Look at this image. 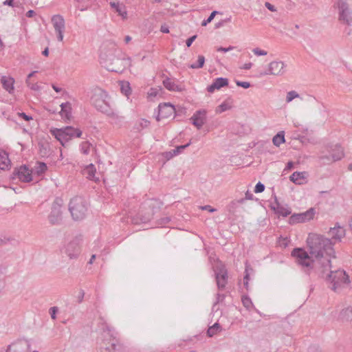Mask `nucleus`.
Listing matches in <instances>:
<instances>
[{"label":"nucleus","mask_w":352,"mask_h":352,"mask_svg":"<svg viewBox=\"0 0 352 352\" xmlns=\"http://www.w3.org/2000/svg\"><path fill=\"white\" fill-rule=\"evenodd\" d=\"M99 58L103 67L114 72H122L132 64L131 58L122 54L113 43H104L101 45Z\"/></svg>","instance_id":"1"},{"label":"nucleus","mask_w":352,"mask_h":352,"mask_svg":"<svg viewBox=\"0 0 352 352\" xmlns=\"http://www.w3.org/2000/svg\"><path fill=\"white\" fill-rule=\"evenodd\" d=\"M309 253L320 262L322 267H330L329 254L332 251V243L329 239L317 234H310L307 239Z\"/></svg>","instance_id":"2"},{"label":"nucleus","mask_w":352,"mask_h":352,"mask_svg":"<svg viewBox=\"0 0 352 352\" xmlns=\"http://www.w3.org/2000/svg\"><path fill=\"white\" fill-rule=\"evenodd\" d=\"M50 131L63 146H65L69 140L75 138H80L82 135L80 129L72 126L62 129L52 128Z\"/></svg>","instance_id":"3"},{"label":"nucleus","mask_w":352,"mask_h":352,"mask_svg":"<svg viewBox=\"0 0 352 352\" xmlns=\"http://www.w3.org/2000/svg\"><path fill=\"white\" fill-rule=\"evenodd\" d=\"M292 256L299 265L307 267L319 268L320 262L302 248H295Z\"/></svg>","instance_id":"4"},{"label":"nucleus","mask_w":352,"mask_h":352,"mask_svg":"<svg viewBox=\"0 0 352 352\" xmlns=\"http://www.w3.org/2000/svg\"><path fill=\"white\" fill-rule=\"evenodd\" d=\"M329 280L332 284V287L334 291H337L342 287L349 285V278L344 270H337L331 272L329 275Z\"/></svg>","instance_id":"5"},{"label":"nucleus","mask_w":352,"mask_h":352,"mask_svg":"<svg viewBox=\"0 0 352 352\" xmlns=\"http://www.w3.org/2000/svg\"><path fill=\"white\" fill-rule=\"evenodd\" d=\"M69 210L74 219H82L85 217L86 206L81 197H74L70 201Z\"/></svg>","instance_id":"6"},{"label":"nucleus","mask_w":352,"mask_h":352,"mask_svg":"<svg viewBox=\"0 0 352 352\" xmlns=\"http://www.w3.org/2000/svg\"><path fill=\"white\" fill-rule=\"evenodd\" d=\"M47 170V165L43 162H38L34 166V170L30 171L23 166V182L38 181L39 175L43 174Z\"/></svg>","instance_id":"7"},{"label":"nucleus","mask_w":352,"mask_h":352,"mask_svg":"<svg viewBox=\"0 0 352 352\" xmlns=\"http://www.w3.org/2000/svg\"><path fill=\"white\" fill-rule=\"evenodd\" d=\"M284 68L285 64L283 61L273 60L267 65V69L265 71L260 72L259 76L280 75L283 73Z\"/></svg>","instance_id":"8"},{"label":"nucleus","mask_w":352,"mask_h":352,"mask_svg":"<svg viewBox=\"0 0 352 352\" xmlns=\"http://www.w3.org/2000/svg\"><path fill=\"white\" fill-rule=\"evenodd\" d=\"M316 210L314 208H310L305 212L294 214L289 218L290 223H300L308 222L314 219Z\"/></svg>","instance_id":"9"},{"label":"nucleus","mask_w":352,"mask_h":352,"mask_svg":"<svg viewBox=\"0 0 352 352\" xmlns=\"http://www.w3.org/2000/svg\"><path fill=\"white\" fill-rule=\"evenodd\" d=\"M175 114V109L170 103H164L159 105L157 120H162L173 118Z\"/></svg>","instance_id":"10"},{"label":"nucleus","mask_w":352,"mask_h":352,"mask_svg":"<svg viewBox=\"0 0 352 352\" xmlns=\"http://www.w3.org/2000/svg\"><path fill=\"white\" fill-rule=\"evenodd\" d=\"M53 27L58 34V40L63 41V32L65 30V21L60 15H55L52 18Z\"/></svg>","instance_id":"11"},{"label":"nucleus","mask_w":352,"mask_h":352,"mask_svg":"<svg viewBox=\"0 0 352 352\" xmlns=\"http://www.w3.org/2000/svg\"><path fill=\"white\" fill-rule=\"evenodd\" d=\"M338 6L340 12V20L349 23L352 18L346 3L343 1H340L338 3Z\"/></svg>","instance_id":"12"},{"label":"nucleus","mask_w":352,"mask_h":352,"mask_svg":"<svg viewBox=\"0 0 352 352\" xmlns=\"http://www.w3.org/2000/svg\"><path fill=\"white\" fill-rule=\"evenodd\" d=\"M308 173L306 171L294 172L289 177V179L297 185H302L307 182Z\"/></svg>","instance_id":"13"},{"label":"nucleus","mask_w":352,"mask_h":352,"mask_svg":"<svg viewBox=\"0 0 352 352\" xmlns=\"http://www.w3.org/2000/svg\"><path fill=\"white\" fill-rule=\"evenodd\" d=\"M228 85V80L226 78H216L212 85L208 87L207 90L208 92L212 93L215 90H219L222 87H227Z\"/></svg>","instance_id":"14"},{"label":"nucleus","mask_w":352,"mask_h":352,"mask_svg":"<svg viewBox=\"0 0 352 352\" xmlns=\"http://www.w3.org/2000/svg\"><path fill=\"white\" fill-rule=\"evenodd\" d=\"M329 235L335 241H339L344 236L345 230L342 227L336 226L329 230Z\"/></svg>","instance_id":"15"},{"label":"nucleus","mask_w":352,"mask_h":352,"mask_svg":"<svg viewBox=\"0 0 352 352\" xmlns=\"http://www.w3.org/2000/svg\"><path fill=\"white\" fill-rule=\"evenodd\" d=\"M193 124L198 129L201 128L204 124L206 120V111H198L193 115L191 118Z\"/></svg>","instance_id":"16"},{"label":"nucleus","mask_w":352,"mask_h":352,"mask_svg":"<svg viewBox=\"0 0 352 352\" xmlns=\"http://www.w3.org/2000/svg\"><path fill=\"white\" fill-rule=\"evenodd\" d=\"M232 107L233 100L231 98H228L221 104L217 107L215 111L217 113L219 114L231 109Z\"/></svg>","instance_id":"17"},{"label":"nucleus","mask_w":352,"mask_h":352,"mask_svg":"<svg viewBox=\"0 0 352 352\" xmlns=\"http://www.w3.org/2000/svg\"><path fill=\"white\" fill-rule=\"evenodd\" d=\"M0 352H22V342L17 340L9 344L6 349H1Z\"/></svg>","instance_id":"18"},{"label":"nucleus","mask_w":352,"mask_h":352,"mask_svg":"<svg viewBox=\"0 0 352 352\" xmlns=\"http://www.w3.org/2000/svg\"><path fill=\"white\" fill-rule=\"evenodd\" d=\"M96 169L92 164L87 165L82 170V174L86 176L89 179L97 181L98 178L96 177Z\"/></svg>","instance_id":"19"},{"label":"nucleus","mask_w":352,"mask_h":352,"mask_svg":"<svg viewBox=\"0 0 352 352\" xmlns=\"http://www.w3.org/2000/svg\"><path fill=\"white\" fill-rule=\"evenodd\" d=\"M67 254L71 257H75L80 251V247L78 243L76 242L69 243L66 248Z\"/></svg>","instance_id":"20"},{"label":"nucleus","mask_w":352,"mask_h":352,"mask_svg":"<svg viewBox=\"0 0 352 352\" xmlns=\"http://www.w3.org/2000/svg\"><path fill=\"white\" fill-rule=\"evenodd\" d=\"M60 114L63 119L69 120L72 116V104L69 102L63 103Z\"/></svg>","instance_id":"21"},{"label":"nucleus","mask_w":352,"mask_h":352,"mask_svg":"<svg viewBox=\"0 0 352 352\" xmlns=\"http://www.w3.org/2000/svg\"><path fill=\"white\" fill-rule=\"evenodd\" d=\"M10 165V160L8 158V154L3 150H0V169L6 170Z\"/></svg>","instance_id":"22"},{"label":"nucleus","mask_w":352,"mask_h":352,"mask_svg":"<svg viewBox=\"0 0 352 352\" xmlns=\"http://www.w3.org/2000/svg\"><path fill=\"white\" fill-rule=\"evenodd\" d=\"M227 272L225 269H221L219 272L217 273V282L219 287H224L227 280Z\"/></svg>","instance_id":"23"},{"label":"nucleus","mask_w":352,"mask_h":352,"mask_svg":"<svg viewBox=\"0 0 352 352\" xmlns=\"http://www.w3.org/2000/svg\"><path fill=\"white\" fill-rule=\"evenodd\" d=\"M163 84L164 87L170 91H182L183 90L181 86L175 84V82L170 79L164 80Z\"/></svg>","instance_id":"24"},{"label":"nucleus","mask_w":352,"mask_h":352,"mask_svg":"<svg viewBox=\"0 0 352 352\" xmlns=\"http://www.w3.org/2000/svg\"><path fill=\"white\" fill-rule=\"evenodd\" d=\"M1 81L3 88L6 90H7L9 93H11L12 91H13L14 79L12 78H7L6 76H2Z\"/></svg>","instance_id":"25"},{"label":"nucleus","mask_w":352,"mask_h":352,"mask_svg":"<svg viewBox=\"0 0 352 352\" xmlns=\"http://www.w3.org/2000/svg\"><path fill=\"white\" fill-rule=\"evenodd\" d=\"M111 6L112 8H115L116 11L118 13V14L122 16V19H126L127 16V13L126 11V8L124 5L120 4L119 3L112 2L111 3Z\"/></svg>","instance_id":"26"},{"label":"nucleus","mask_w":352,"mask_h":352,"mask_svg":"<svg viewBox=\"0 0 352 352\" xmlns=\"http://www.w3.org/2000/svg\"><path fill=\"white\" fill-rule=\"evenodd\" d=\"M121 92L129 97L131 94V88L128 81H120L119 82Z\"/></svg>","instance_id":"27"},{"label":"nucleus","mask_w":352,"mask_h":352,"mask_svg":"<svg viewBox=\"0 0 352 352\" xmlns=\"http://www.w3.org/2000/svg\"><path fill=\"white\" fill-rule=\"evenodd\" d=\"M221 331V327L219 323H215L212 326L210 327L207 331V336L208 337H212Z\"/></svg>","instance_id":"28"},{"label":"nucleus","mask_w":352,"mask_h":352,"mask_svg":"<svg viewBox=\"0 0 352 352\" xmlns=\"http://www.w3.org/2000/svg\"><path fill=\"white\" fill-rule=\"evenodd\" d=\"M273 143L275 146H279L281 144L285 142V135L283 131L279 132L273 138Z\"/></svg>","instance_id":"29"},{"label":"nucleus","mask_w":352,"mask_h":352,"mask_svg":"<svg viewBox=\"0 0 352 352\" xmlns=\"http://www.w3.org/2000/svg\"><path fill=\"white\" fill-rule=\"evenodd\" d=\"M34 74H35V72H33L28 75V79L26 80V83H27L28 86L30 87L32 89L36 90L38 89V86L37 85V84L36 82H34Z\"/></svg>","instance_id":"30"},{"label":"nucleus","mask_w":352,"mask_h":352,"mask_svg":"<svg viewBox=\"0 0 352 352\" xmlns=\"http://www.w3.org/2000/svg\"><path fill=\"white\" fill-rule=\"evenodd\" d=\"M299 97V94L296 91H290L287 93L285 100L287 103H289L294 99L298 98Z\"/></svg>","instance_id":"31"},{"label":"nucleus","mask_w":352,"mask_h":352,"mask_svg":"<svg viewBox=\"0 0 352 352\" xmlns=\"http://www.w3.org/2000/svg\"><path fill=\"white\" fill-rule=\"evenodd\" d=\"M91 102L100 111L106 110V103L104 101H98L96 99L93 98Z\"/></svg>","instance_id":"32"},{"label":"nucleus","mask_w":352,"mask_h":352,"mask_svg":"<svg viewBox=\"0 0 352 352\" xmlns=\"http://www.w3.org/2000/svg\"><path fill=\"white\" fill-rule=\"evenodd\" d=\"M80 150L83 154L87 155L91 150V144L87 142H83L80 146Z\"/></svg>","instance_id":"33"},{"label":"nucleus","mask_w":352,"mask_h":352,"mask_svg":"<svg viewBox=\"0 0 352 352\" xmlns=\"http://www.w3.org/2000/svg\"><path fill=\"white\" fill-rule=\"evenodd\" d=\"M205 63V58L203 56H198V64H192L190 67L195 69V68H201L204 66Z\"/></svg>","instance_id":"34"},{"label":"nucleus","mask_w":352,"mask_h":352,"mask_svg":"<svg viewBox=\"0 0 352 352\" xmlns=\"http://www.w3.org/2000/svg\"><path fill=\"white\" fill-rule=\"evenodd\" d=\"M252 52L254 53V54L255 56H266L267 54V51H265L264 50H262V49H260L258 47L254 48L252 50Z\"/></svg>","instance_id":"35"},{"label":"nucleus","mask_w":352,"mask_h":352,"mask_svg":"<svg viewBox=\"0 0 352 352\" xmlns=\"http://www.w3.org/2000/svg\"><path fill=\"white\" fill-rule=\"evenodd\" d=\"M138 129H142L147 128L150 125V122L146 119H140L138 122Z\"/></svg>","instance_id":"36"},{"label":"nucleus","mask_w":352,"mask_h":352,"mask_svg":"<svg viewBox=\"0 0 352 352\" xmlns=\"http://www.w3.org/2000/svg\"><path fill=\"white\" fill-rule=\"evenodd\" d=\"M217 14V12L216 11H213L210 16L205 21H204L201 23V25L202 26H206L208 23H210L212 21V20L214 19V16L216 15Z\"/></svg>","instance_id":"37"},{"label":"nucleus","mask_w":352,"mask_h":352,"mask_svg":"<svg viewBox=\"0 0 352 352\" xmlns=\"http://www.w3.org/2000/svg\"><path fill=\"white\" fill-rule=\"evenodd\" d=\"M343 318H346V320H350L352 318V309H346L344 310L342 313Z\"/></svg>","instance_id":"38"},{"label":"nucleus","mask_w":352,"mask_h":352,"mask_svg":"<svg viewBox=\"0 0 352 352\" xmlns=\"http://www.w3.org/2000/svg\"><path fill=\"white\" fill-rule=\"evenodd\" d=\"M264 190H265L264 185L263 184H261V182H258L255 186L254 192L255 193H261V192H263Z\"/></svg>","instance_id":"39"},{"label":"nucleus","mask_w":352,"mask_h":352,"mask_svg":"<svg viewBox=\"0 0 352 352\" xmlns=\"http://www.w3.org/2000/svg\"><path fill=\"white\" fill-rule=\"evenodd\" d=\"M23 120L28 122L32 121V126L34 127L37 126V122L35 120H34L31 116H26L25 114L23 113Z\"/></svg>","instance_id":"40"},{"label":"nucleus","mask_w":352,"mask_h":352,"mask_svg":"<svg viewBox=\"0 0 352 352\" xmlns=\"http://www.w3.org/2000/svg\"><path fill=\"white\" fill-rule=\"evenodd\" d=\"M289 243V239L287 237L280 238L278 240V244H279V245H280L282 247L287 246Z\"/></svg>","instance_id":"41"},{"label":"nucleus","mask_w":352,"mask_h":352,"mask_svg":"<svg viewBox=\"0 0 352 352\" xmlns=\"http://www.w3.org/2000/svg\"><path fill=\"white\" fill-rule=\"evenodd\" d=\"M343 151L341 148H337V155H333V159L334 160H338L341 159L343 157Z\"/></svg>","instance_id":"42"},{"label":"nucleus","mask_w":352,"mask_h":352,"mask_svg":"<svg viewBox=\"0 0 352 352\" xmlns=\"http://www.w3.org/2000/svg\"><path fill=\"white\" fill-rule=\"evenodd\" d=\"M236 84L239 87H241L244 89L250 87V83L249 82L236 81Z\"/></svg>","instance_id":"43"},{"label":"nucleus","mask_w":352,"mask_h":352,"mask_svg":"<svg viewBox=\"0 0 352 352\" xmlns=\"http://www.w3.org/2000/svg\"><path fill=\"white\" fill-rule=\"evenodd\" d=\"M242 302H243V305L247 307V308H250L252 306V302L250 300V299L248 297H243L242 298Z\"/></svg>","instance_id":"44"},{"label":"nucleus","mask_w":352,"mask_h":352,"mask_svg":"<svg viewBox=\"0 0 352 352\" xmlns=\"http://www.w3.org/2000/svg\"><path fill=\"white\" fill-rule=\"evenodd\" d=\"M188 145H189V144H187L186 145L179 146L177 147L176 149L173 151V153L170 155L173 156V155H177L180 152L181 150L186 148Z\"/></svg>","instance_id":"45"},{"label":"nucleus","mask_w":352,"mask_h":352,"mask_svg":"<svg viewBox=\"0 0 352 352\" xmlns=\"http://www.w3.org/2000/svg\"><path fill=\"white\" fill-rule=\"evenodd\" d=\"M278 213L283 217H287L291 214V210L287 208H281L278 210Z\"/></svg>","instance_id":"46"},{"label":"nucleus","mask_w":352,"mask_h":352,"mask_svg":"<svg viewBox=\"0 0 352 352\" xmlns=\"http://www.w3.org/2000/svg\"><path fill=\"white\" fill-rule=\"evenodd\" d=\"M22 166H21L16 171L13 173V176H17L19 179L21 180L22 179Z\"/></svg>","instance_id":"47"},{"label":"nucleus","mask_w":352,"mask_h":352,"mask_svg":"<svg viewBox=\"0 0 352 352\" xmlns=\"http://www.w3.org/2000/svg\"><path fill=\"white\" fill-rule=\"evenodd\" d=\"M234 48V47H233V46H230V47H227V48L220 47H218V48L217 49V50L218 52H229V51L232 50Z\"/></svg>","instance_id":"48"},{"label":"nucleus","mask_w":352,"mask_h":352,"mask_svg":"<svg viewBox=\"0 0 352 352\" xmlns=\"http://www.w3.org/2000/svg\"><path fill=\"white\" fill-rule=\"evenodd\" d=\"M3 5L12 6L13 8L17 6L16 3H14V0H6L3 2Z\"/></svg>","instance_id":"49"},{"label":"nucleus","mask_w":352,"mask_h":352,"mask_svg":"<svg viewBox=\"0 0 352 352\" xmlns=\"http://www.w3.org/2000/svg\"><path fill=\"white\" fill-rule=\"evenodd\" d=\"M252 67V63L250 62V63H246L243 64L241 67V69H245V70H248V69H250Z\"/></svg>","instance_id":"50"},{"label":"nucleus","mask_w":352,"mask_h":352,"mask_svg":"<svg viewBox=\"0 0 352 352\" xmlns=\"http://www.w3.org/2000/svg\"><path fill=\"white\" fill-rule=\"evenodd\" d=\"M196 38H197V36L195 35V36H191L188 39H187L186 45L188 47H190L192 45V42L195 40Z\"/></svg>","instance_id":"51"},{"label":"nucleus","mask_w":352,"mask_h":352,"mask_svg":"<svg viewBox=\"0 0 352 352\" xmlns=\"http://www.w3.org/2000/svg\"><path fill=\"white\" fill-rule=\"evenodd\" d=\"M50 311L52 318L55 319L56 318V313L57 311L56 307H52L50 309Z\"/></svg>","instance_id":"52"},{"label":"nucleus","mask_w":352,"mask_h":352,"mask_svg":"<svg viewBox=\"0 0 352 352\" xmlns=\"http://www.w3.org/2000/svg\"><path fill=\"white\" fill-rule=\"evenodd\" d=\"M265 6L271 11L274 12L276 10L274 9V6L271 5L270 3H265Z\"/></svg>","instance_id":"53"},{"label":"nucleus","mask_w":352,"mask_h":352,"mask_svg":"<svg viewBox=\"0 0 352 352\" xmlns=\"http://www.w3.org/2000/svg\"><path fill=\"white\" fill-rule=\"evenodd\" d=\"M34 14H35V12H34V11H33V10H29V11L27 12V14H26L27 16H28V17H32V16H33Z\"/></svg>","instance_id":"54"},{"label":"nucleus","mask_w":352,"mask_h":352,"mask_svg":"<svg viewBox=\"0 0 352 352\" xmlns=\"http://www.w3.org/2000/svg\"><path fill=\"white\" fill-rule=\"evenodd\" d=\"M10 241V239H6L5 238L4 239H0V244H1L2 243H6L7 241Z\"/></svg>","instance_id":"55"},{"label":"nucleus","mask_w":352,"mask_h":352,"mask_svg":"<svg viewBox=\"0 0 352 352\" xmlns=\"http://www.w3.org/2000/svg\"><path fill=\"white\" fill-rule=\"evenodd\" d=\"M161 31L164 33H168L169 30L167 28H162Z\"/></svg>","instance_id":"56"},{"label":"nucleus","mask_w":352,"mask_h":352,"mask_svg":"<svg viewBox=\"0 0 352 352\" xmlns=\"http://www.w3.org/2000/svg\"><path fill=\"white\" fill-rule=\"evenodd\" d=\"M204 209H205V210H209L210 212H213V211H214V209L210 208V206H205V207L204 208Z\"/></svg>","instance_id":"57"},{"label":"nucleus","mask_w":352,"mask_h":352,"mask_svg":"<svg viewBox=\"0 0 352 352\" xmlns=\"http://www.w3.org/2000/svg\"><path fill=\"white\" fill-rule=\"evenodd\" d=\"M43 54L45 56H48V54H49L48 49H45V50L43 51Z\"/></svg>","instance_id":"58"},{"label":"nucleus","mask_w":352,"mask_h":352,"mask_svg":"<svg viewBox=\"0 0 352 352\" xmlns=\"http://www.w3.org/2000/svg\"><path fill=\"white\" fill-rule=\"evenodd\" d=\"M53 89L56 91L59 92L60 91V89L56 87V86H53Z\"/></svg>","instance_id":"59"},{"label":"nucleus","mask_w":352,"mask_h":352,"mask_svg":"<svg viewBox=\"0 0 352 352\" xmlns=\"http://www.w3.org/2000/svg\"><path fill=\"white\" fill-rule=\"evenodd\" d=\"M94 259H95V255H93V256H91V260H90L89 263H92V262H93V261H94Z\"/></svg>","instance_id":"60"},{"label":"nucleus","mask_w":352,"mask_h":352,"mask_svg":"<svg viewBox=\"0 0 352 352\" xmlns=\"http://www.w3.org/2000/svg\"><path fill=\"white\" fill-rule=\"evenodd\" d=\"M292 165H293L292 162H289L288 164H287V166H288L289 168H290L292 167Z\"/></svg>","instance_id":"61"},{"label":"nucleus","mask_w":352,"mask_h":352,"mask_svg":"<svg viewBox=\"0 0 352 352\" xmlns=\"http://www.w3.org/2000/svg\"><path fill=\"white\" fill-rule=\"evenodd\" d=\"M17 115L19 116V117L22 118V113L18 112Z\"/></svg>","instance_id":"62"},{"label":"nucleus","mask_w":352,"mask_h":352,"mask_svg":"<svg viewBox=\"0 0 352 352\" xmlns=\"http://www.w3.org/2000/svg\"><path fill=\"white\" fill-rule=\"evenodd\" d=\"M350 227H351V228L352 229V218H351V222H350Z\"/></svg>","instance_id":"63"},{"label":"nucleus","mask_w":352,"mask_h":352,"mask_svg":"<svg viewBox=\"0 0 352 352\" xmlns=\"http://www.w3.org/2000/svg\"><path fill=\"white\" fill-rule=\"evenodd\" d=\"M349 168L351 170H352V164L349 165Z\"/></svg>","instance_id":"64"}]
</instances>
